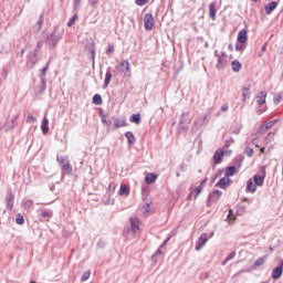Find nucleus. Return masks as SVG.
Masks as SVG:
<instances>
[{
	"label": "nucleus",
	"instance_id": "obj_1",
	"mask_svg": "<svg viewBox=\"0 0 283 283\" xmlns=\"http://www.w3.org/2000/svg\"><path fill=\"white\" fill-rule=\"evenodd\" d=\"M39 61H41V54H39L38 51H32L29 53L28 65H29L30 70H32L34 67V65H36V63H39Z\"/></svg>",
	"mask_w": 283,
	"mask_h": 283
},
{
	"label": "nucleus",
	"instance_id": "obj_2",
	"mask_svg": "<svg viewBox=\"0 0 283 283\" xmlns=\"http://www.w3.org/2000/svg\"><path fill=\"white\" fill-rule=\"evenodd\" d=\"M222 198V191L220 190H213L209 193L208 200H207V207H211L214 202H218V200Z\"/></svg>",
	"mask_w": 283,
	"mask_h": 283
},
{
	"label": "nucleus",
	"instance_id": "obj_3",
	"mask_svg": "<svg viewBox=\"0 0 283 283\" xmlns=\"http://www.w3.org/2000/svg\"><path fill=\"white\" fill-rule=\"evenodd\" d=\"M59 41H61V34H59V33H56V31H54L48 38V43H49L50 50H54V48H56V45H59Z\"/></svg>",
	"mask_w": 283,
	"mask_h": 283
},
{
	"label": "nucleus",
	"instance_id": "obj_4",
	"mask_svg": "<svg viewBox=\"0 0 283 283\" xmlns=\"http://www.w3.org/2000/svg\"><path fill=\"white\" fill-rule=\"evenodd\" d=\"M190 123L191 117H189V113H184L179 118V129H182V132H185V129L189 127Z\"/></svg>",
	"mask_w": 283,
	"mask_h": 283
},
{
	"label": "nucleus",
	"instance_id": "obj_5",
	"mask_svg": "<svg viewBox=\"0 0 283 283\" xmlns=\"http://www.w3.org/2000/svg\"><path fill=\"white\" fill-rule=\"evenodd\" d=\"M116 69L118 72H122V74H127L128 76L132 74L130 64L127 60H123Z\"/></svg>",
	"mask_w": 283,
	"mask_h": 283
},
{
	"label": "nucleus",
	"instance_id": "obj_6",
	"mask_svg": "<svg viewBox=\"0 0 283 283\" xmlns=\"http://www.w3.org/2000/svg\"><path fill=\"white\" fill-rule=\"evenodd\" d=\"M282 273H283V259H281L279 265L272 270V274H271L272 280H280V277H282Z\"/></svg>",
	"mask_w": 283,
	"mask_h": 283
},
{
	"label": "nucleus",
	"instance_id": "obj_7",
	"mask_svg": "<svg viewBox=\"0 0 283 283\" xmlns=\"http://www.w3.org/2000/svg\"><path fill=\"white\" fill-rule=\"evenodd\" d=\"M171 240V237H168L159 247V249L153 254V262H158V260H160V258L163 256V250L164 247H167V242H169Z\"/></svg>",
	"mask_w": 283,
	"mask_h": 283
},
{
	"label": "nucleus",
	"instance_id": "obj_8",
	"mask_svg": "<svg viewBox=\"0 0 283 283\" xmlns=\"http://www.w3.org/2000/svg\"><path fill=\"white\" fill-rule=\"evenodd\" d=\"M144 28H145V30H154V15L151 13L145 14Z\"/></svg>",
	"mask_w": 283,
	"mask_h": 283
},
{
	"label": "nucleus",
	"instance_id": "obj_9",
	"mask_svg": "<svg viewBox=\"0 0 283 283\" xmlns=\"http://www.w3.org/2000/svg\"><path fill=\"white\" fill-rule=\"evenodd\" d=\"M208 241L209 237L207 235V233H202L196 242V251H201L202 247H205Z\"/></svg>",
	"mask_w": 283,
	"mask_h": 283
},
{
	"label": "nucleus",
	"instance_id": "obj_10",
	"mask_svg": "<svg viewBox=\"0 0 283 283\" xmlns=\"http://www.w3.org/2000/svg\"><path fill=\"white\" fill-rule=\"evenodd\" d=\"M207 123H209V116L207 114H203L195 119V127H197V129H200V127L207 125Z\"/></svg>",
	"mask_w": 283,
	"mask_h": 283
},
{
	"label": "nucleus",
	"instance_id": "obj_11",
	"mask_svg": "<svg viewBox=\"0 0 283 283\" xmlns=\"http://www.w3.org/2000/svg\"><path fill=\"white\" fill-rule=\"evenodd\" d=\"M231 186V180L229 177H222L216 185L214 187H219V189H227V187Z\"/></svg>",
	"mask_w": 283,
	"mask_h": 283
},
{
	"label": "nucleus",
	"instance_id": "obj_12",
	"mask_svg": "<svg viewBox=\"0 0 283 283\" xmlns=\"http://www.w3.org/2000/svg\"><path fill=\"white\" fill-rule=\"evenodd\" d=\"M6 205H7V209L12 210L14 207V195L12 193V191H9L6 196Z\"/></svg>",
	"mask_w": 283,
	"mask_h": 283
},
{
	"label": "nucleus",
	"instance_id": "obj_13",
	"mask_svg": "<svg viewBox=\"0 0 283 283\" xmlns=\"http://www.w3.org/2000/svg\"><path fill=\"white\" fill-rule=\"evenodd\" d=\"M248 39L249 38L247 35V30H244V29L240 30L238 33V36H237L238 43L244 44V43H247Z\"/></svg>",
	"mask_w": 283,
	"mask_h": 283
},
{
	"label": "nucleus",
	"instance_id": "obj_14",
	"mask_svg": "<svg viewBox=\"0 0 283 283\" xmlns=\"http://www.w3.org/2000/svg\"><path fill=\"white\" fill-rule=\"evenodd\" d=\"M120 127H127V120L120 118H114L113 129H118Z\"/></svg>",
	"mask_w": 283,
	"mask_h": 283
},
{
	"label": "nucleus",
	"instance_id": "obj_15",
	"mask_svg": "<svg viewBox=\"0 0 283 283\" xmlns=\"http://www.w3.org/2000/svg\"><path fill=\"white\" fill-rule=\"evenodd\" d=\"M223 157H224V150H217L213 155L214 165H220V163H222Z\"/></svg>",
	"mask_w": 283,
	"mask_h": 283
},
{
	"label": "nucleus",
	"instance_id": "obj_16",
	"mask_svg": "<svg viewBox=\"0 0 283 283\" xmlns=\"http://www.w3.org/2000/svg\"><path fill=\"white\" fill-rule=\"evenodd\" d=\"M42 134L45 136L50 132V119L44 117L41 124Z\"/></svg>",
	"mask_w": 283,
	"mask_h": 283
},
{
	"label": "nucleus",
	"instance_id": "obj_17",
	"mask_svg": "<svg viewBox=\"0 0 283 283\" xmlns=\"http://www.w3.org/2000/svg\"><path fill=\"white\" fill-rule=\"evenodd\" d=\"M227 65H229V62L227 61V57H219L217 60V70H224V67H227Z\"/></svg>",
	"mask_w": 283,
	"mask_h": 283
},
{
	"label": "nucleus",
	"instance_id": "obj_18",
	"mask_svg": "<svg viewBox=\"0 0 283 283\" xmlns=\"http://www.w3.org/2000/svg\"><path fill=\"white\" fill-rule=\"evenodd\" d=\"M275 8H277V2L272 1V2L268 3V6L264 7L265 13L272 14L273 10H275Z\"/></svg>",
	"mask_w": 283,
	"mask_h": 283
},
{
	"label": "nucleus",
	"instance_id": "obj_19",
	"mask_svg": "<svg viewBox=\"0 0 283 283\" xmlns=\"http://www.w3.org/2000/svg\"><path fill=\"white\" fill-rule=\"evenodd\" d=\"M158 176L154 172H150L148 174L146 177H145V181H146V185H154V182H156Z\"/></svg>",
	"mask_w": 283,
	"mask_h": 283
},
{
	"label": "nucleus",
	"instance_id": "obj_20",
	"mask_svg": "<svg viewBox=\"0 0 283 283\" xmlns=\"http://www.w3.org/2000/svg\"><path fill=\"white\" fill-rule=\"evenodd\" d=\"M253 182H254V185H256V187H262L264 185V176L254 175L253 176Z\"/></svg>",
	"mask_w": 283,
	"mask_h": 283
},
{
	"label": "nucleus",
	"instance_id": "obj_21",
	"mask_svg": "<svg viewBox=\"0 0 283 283\" xmlns=\"http://www.w3.org/2000/svg\"><path fill=\"white\" fill-rule=\"evenodd\" d=\"M256 98H258L256 99L258 105H264V103H266V92L264 91L260 92Z\"/></svg>",
	"mask_w": 283,
	"mask_h": 283
},
{
	"label": "nucleus",
	"instance_id": "obj_22",
	"mask_svg": "<svg viewBox=\"0 0 283 283\" xmlns=\"http://www.w3.org/2000/svg\"><path fill=\"white\" fill-rule=\"evenodd\" d=\"M88 52L91 53V60L94 65L96 63V46L94 44H90Z\"/></svg>",
	"mask_w": 283,
	"mask_h": 283
},
{
	"label": "nucleus",
	"instance_id": "obj_23",
	"mask_svg": "<svg viewBox=\"0 0 283 283\" xmlns=\"http://www.w3.org/2000/svg\"><path fill=\"white\" fill-rule=\"evenodd\" d=\"M43 14L40 15L35 27H34V32H41L43 30V23H44Z\"/></svg>",
	"mask_w": 283,
	"mask_h": 283
},
{
	"label": "nucleus",
	"instance_id": "obj_24",
	"mask_svg": "<svg viewBox=\"0 0 283 283\" xmlns=\"http://www.w3.org/2000/svg\"><path fill=\"white\" fill-rule=\"evenodd\" d=\"M253 182H254L253 179H250V180H248V184H247V189L251 193H255V191H258V186Z\"/></svg>",
	"mask_w": 283,
	"mask_h": 283
},
{
	"label": "nucleus",
	"instance_id": "obj_25",
	"mask_svg": "<svg viewBox=\"0 0 283 283\" xmlns=\"http://www.w3.org/2000/svg\"><path fill=\"white\" fill-rule=\"evenodd\" d=\"M139 227H138V220L135 219H130V231H133V233H138L139 231Z\"/></svg>",
	"mask_w": 283,
	"mask_h": 283
},
{
	"label": "nucleus",
	"instance_id": "obj_26",
	"mask_svg": "<svg viewBox=\"0 0 283 283\" xmlns=\"http://www.w3.org/2000/svg\"><path fill=\"white\" fill-rule=\"evenodd\" d=\"M231 176H235V166H229L226 168L224 177L231 178Z\"/></svg>",
	"mask_w": 283,
	"mask_h": 283
},
{
	"label": "nucleus",
	"instance_id": "obj_27",
	"mask_svg": "<svg viewBox=\"0 0 283 283\" xmlns=\"http://www.w3.org/2000/svg\"><path fill=\"white\" fill-rule=\"evenodd\" d=\"M109 83H112V71H109V69H107L106 75L104 78V88L109 87Z\"/></svg>",
	"mask_w": 283,
	"mask_h": 283
},
{
	"label": "nucleus",
	"instance_id": "obj_28",
	"mask_svg": "<svg viewBox=\"0 0 283 283\" xmlns=\"http://www.w3.org/2000/svg\"><path fill=\"white\" fill-rule=\"evenodd\" d=\"M242 98L243 101H249V98H251V88L244 86L242 90Z\"/></svg>",
	"mask_w": 283,
	"mask_h": 283
},
{
	"label": "nucleus",
	"instance_id": "obj_29",
	"mask_svg": "<svg viewBox=\"0 0 283 283\" xmlns=\"http://www.w3.org/2000/svg\"><path fill=\"white\" fill-rule=\"evenodd\" d=\"M125 137L127 138L129 145H134L136 143V137L134 136V133L126 132Z\"/></svg>",
	"mask_w": 283,
	"mask_h": 283
},
{
	"label": "nucleus",
	"instance_id": "obj_30",
	"mask_svg": "<svg viewBox=\"0 0 283 283\" xmlns=\"http://www.w3.org/2000/svg\"><path fill=\"white\" fill-rule=\"evenodd\" d=\"M209 17L212 19V21H216V4L210 3L209 4Z\"/></svg>",
	"mask_w": 283,
	"mask_h": 283
},
{
	"label": "nucleus",
	"instance_id": "obj_31",
	"mask_svg": "<svg viewBox=\"0 0 283 283\" xmlns=\"http://www.w3.org/2000/svg\"><path fill=\"white\" fill-rule=\"evenodd\" d=\"M118 196H129V188L126 185H122L118 190Z\"/></svg>",
	"mask_w": 283,
	"mask_h": 283
},
{
	"label": "nucleus",
	"instance_id": "obj_32",
	"mask_svg": "<svg viewBox=\"0 0 283 283\" xmlns=\"http://www.w3.org/2000/svg\"><path fill=\"white\" fill-rule=\"evenodd\" d=\"M231 65L234 72H240V70H242V64L238 60L232 61Z\"/></svg>",
	"mask_w": 283,
	"mask_h": 283
},
{
	"label": "nucleus",
	"instance_id": "obj_33",
	"mask_svg": "<svg viewBox=\"0 0 283 283\" xmlns=\"http://www.w3.org/2000/svg\"><path fill=\"white\" fill-rule=\"evenodd\" d=\"M46 87H48V82H46L45 77H41L39 94H43V92H45Z\"/></svg>",
	"mask_w": 283,
	"mask_h": 283
},
{
	"label": "nucleus",
	"instance_id": "obj_34",
	"mask_svg": "<svg viewBox=\"0 0 283 283\" xmlns=\"http://www.w3.org/2000/svg\"><path fill=\"white\" fill-rule=\"evenodd\" d=\"M130 123H135V125H140V114H133L130 116Z\"/></svg>",
	"mask_w": 283,
	"mask_h": 283
},
{
	"label": "nucleus",
	"instance_id": "obj_35",
	"mask_svg": "<svg viewBox=\"0 0 283 283\" xmlns=\"http://www.w3.org/2000/svg\"><path fill=\"white\" fill-rule=\"evenodd\" d=\"M94 105H103V97L99 94H95L93 96Z\"/></svg>",
	"mask_w": 283,
	"mask_h": 283
},
{
	"label": "nucleus",
	"instance_id": "obj_36",
	"mask_svg": "<svg viewBox=\"0 0 283 283\" xmlns=\"http://www.w3.org/2000/svg\"><path fill=\"white\" fill-rule=\"evenodd\" d=\"M61 167H62V171H65V174H70L72 171V165H70V161L65 163Z\"/></svg>",
	"mask_w": 283,
	"mask_h": 283
},
{
	"label": "nucleus",
	"instance_id": "obj_37",
	"mask_svg": "<svg viewBox=\"0 0 283 283\" xmlns=\"http://www.w3.org/2000/svg\"><path fill=\"white\" fill-rule=\"evenodd\" d=\"M264 262H266V256H261L255 260L254 266H262L264 264Z\"/></svg>",
	"mask_w": 283,
	"mask_h": 283
},
{
	"label": "nucleus",
	"instance_id": "obj_38",
	"mask_svg": "<svg viewBox=\"0 0 283 283\" xmlns=\"http://www.w3.org/2000/svg\"><path fill=\"white\" fill-rule=\"evenodd\" d=\"M275 123H277V119L270 120V122H265V123L263 124V128H264V129H271V127H273V125H275Z\"/></svg>",
	"mask_w": 283,
	"mask_h": 283
},
{
	"label": "nucleus",
	"instance_id": "obj_39",
	"mask_svg": "<svg viewBox=\"0 0 283 283\" xmlns=\"http://www.w3.org/2000/svg\"><path fill=\"white\" fill-rule=\"evenodd\" d=\"M15 222H17V224H24L25 219L23 218V214L18 213V214L15 216Z\"/></svg>",
	"mask_w": 283,
	"mask_h": 283
},
{
	"label": "nucleus",
	"instance_id": "obj_40",
	"mask_svg": "<svg viewBox=\"0 0 283 283\" xmlns=\"http://www.w3.org/2000/svg\"><path fill=\"white\" fill-rule=\"evenodd\" d=\"M92 275V271H85L82 275L81 281L82 282H87V280H90V276Z\"/></svg>",
	"mask_w": 283,
	"mask_h": 283
},
{
	"label": "nucleus",
	"instance_id": "obj_41",
	"mask_svg": "<svg viewBox=\"0 0 283 283\" xmlns=\"http://www.w3.org/2000/svg\"><path fill=\"white\" fill-rule=\"evenodd\" d=\"M76 19H78V15L75 13L74 15H72L67 22V27L72 28V25L76 22Z\"/></svg>",
	"mask_w": 283,
	"mask_h": 283
},
{
	"label": "nucleus",
	"instance_id": "obj_42",
	"mask_svg": "<svg viewBox=\"0 0 283 283\" xmlns=\"http://www.w3.org/2000/svg\"><path fill=\"white\" fill-rule=\"evenodd\" d=\"M49 67H50V62H48L46 65L43 69H41L42 75L40 76V78H45V74H48Z\"/></svg>",
	"mask_w": 283,
	"mask_h": 283
},
{
	"label": "nucleus",
	"instance_id": "obj_43",
	"mask_svg": "<svg viewBox=\"0 0 283 283\" xmlns=\"http://www.w3.org/2000/svg\"><path fill=\"white\" fill-rule=\"evenodd\" d=\"M57 163L61 165V167H63V165L67 163V157L57 156Z\"/></svg>",
	"mask_w": 283,
	"mask_h": 283
},
{
	"label": "nucleus",
	"instance_id": "obj_44",
	"mask_svg": "<svg viewBox=\"0 0 283 283\" xmlns=\"http://www.w3.org/2000/svg\"><path fill=\"white\" fill-rule=\"evenodd\" d=\"M108 193H114V191H116V184L111 182L108 185V189H107Z\"/></svg>",
	"mask_w": 283,
	"mask_h": 283
},
{
	"label": "nucleus",
	"instance_id": "obj_45",
	"mask_svg": "<svg viewBox=\"0 0 283 283\" xmlns=\"http://www.w3.org/2000/svg\"><path fill=\"white\" fill-rule=\"evenodd\" d=\"M43 48V41H39L38 43H36V46H35V49L33 50L34 52H41V49Z\"/></svg>",
	"mask_w": 283,
	"mask_h": 283
},
{
	"label": "nucleus",
	"instance_id": "obj_46",
	"mask_svg": "<svg viewBox=\"0 0 283 283\" xmlns=\"http://www.w3.org/2000/svg\"><path fill=\"white\" fill-rule=\"evenodd\" d=\"M42 218H52V212L48 211V210H43L41 213Z\"/></svg>",
	"mask_w": 283,
	"mask_h": 283
},
{
	"label": "nucleus",
	"instance_id": "obj_47",
	"mask_svg": "<svg viewBox=\"0 0 283 283\" xmlns=\"http://www.w3.org/2000/svg\"><path fill=\"white\" fill-rule=\"evenodd\" d=\"M245 48L247 46L244 44H235L237 52H244Z\"/></svg>",
	"mask_w": 283,
	"mask_h": 283
},
{
	"label": "nucleus",
	"instance_id": "obj_48",
	"mask_svg": "<svg viewBox=\"0 0 283 283\" xmlns=\"http://www.w3.org/2000/svg\"><path fill=\"white\" fill-rule=\"evenodd\" d=\"M149 0H135L136 6H147Z\"/></svg>",
	"mask_w": 283,
	"mask_h": 283
},
{
	"label": "nucleus",
	"instance_id": "obj_49",
	"mask_svg": "<svg viewBox=\"0 0 283 283\" xmlns=\"http://www.w3.org/2000/svg\"><path fill=\"white\" fill-rule=\"evenodd\" d=\"M273 136H274L273 133H269L268 136L265 137V143H272Z\"/></svg>",
	"mask_w": 283,
	"mask_h": 283
},
{
	"label": "nucleus",
	"instance_id": "obj_50",
	"mask_svg": "<svg viewBox=\"0 0 283 283\" xmlns=\"http://www.w3.org/2000/svg\"><path fill=\"white\" fill-rule=\"evenodd\" d=\"M27 123H36V117H34L32 115H28Z\"/></svg>",
	"mask_w": 283,
	"mask_h": 283
},
{
	"label": "nucleus",
	"instance_id": "obj_51",
	"mask_svg": "<svg viewBox=\"0 0 283 283\" xmlns=\"http://www.w3.org/2000/svg\"><path fill=\"white\" fill-rule=\"evenodd\" d=\"M245 154H247V156H248L249 158H251V157L253 156V154H254L253 148H247V149H245Z\"/></svg>",
	"mask_w": 283,
	"mask_h": 283
},
{
	"label": "nucleus",
	"instance_id": "obj_52",
	"mask_svg": "<svg viewBox=\"0 0 283 283\" xmlns=\"http://www.w3.org/2000/svg\"><path fill=\"white\" fill-rule=\"evenodd\" d=\"M233 258H235V252L229 253L228 256L226 258V262H230V260H233Z\"/></svg>",
	"mask_w": 283,
	"mask_h": 283
},
{
	"label": "nucleus",
	"instance_id": "obj_53",
	"mask_svg": "<svg viewBox=\"0 0 283 283\" xmlns=\"http://www.w3.org/2000/svg\"><path fill=\"white\" fill-rule=\"evenodd\" d=\"M80 7H81V0H74L73 2L74 10H78Z\"/></svg>",
	"mask_w": 283,
	"mask_h": 283
},
{
	"label": "nucleus",
	"instance_id": "obj_54",
	"mask_svg": "<svg viewBox=\"0 0 283 283\" xmlns=\"http://www.w3.org/2000/svg\"><path fill=\"white\" fill-rule=\"evenodd\" d=\"M98 1H99V0H88V4H90L92 8H95V6H98Z\"/></svg>",
	"mask_w": 283,
	"mask_h": 283
},
{
	"label": "nucleus",
	"instance_id": "obj_55",
	"mask_svg": "<svg viewBox=\"0 0 283 283\" xmlns=\"http://www.w3.org/2000/svg\"><path fill=\"white\" fill-rule=\"evenodd\" d=\"M200 193H202V186H198V187L196 188L195 198H197V196H200Z\"/></svg>",
	"mask_w": 283,
	"mask_h": 283
},
{
	"label": "nucleus",
	"instance_id": "obj_56",
	"mask_svg": "<svg viewBox=\"0 0 283 283\" xmlns=\"http://www.w3.org/2000/svg\"><path fill=\"white\" fill-rule=\"evenodd\" d=\"M252 145H254V147H260V139H258V137H254L252 139Z\"/></svg>",
	"mask_w": 283,
	"mask_h": 283
},
{
	"label": "nucleus",
	"instance_id": "obj_57",
	"mask_svg": "<svg viewBox=\"0 0 283 283\" xmlns=\"http://www.w3.org/2000/svg\"><path fill=\"white\" fill-rule=\"evenodd\" d=\"M143 210L145 211V213H149V211H151L150 205H149V203H146V205L143 207Z\"/></svg>",
	"mask_w": 283,
	"mask_h": 283
},
{
	"label": "nucleus",
	"instance_id": "obj_58",
	"mask_svg": "<svg viewBox=\"0 0 283 283\" xmlns=\"http://www.w3.org/2000/svg\"><path fill=\"white\" fill-rule=\"evenodd\" d=\"M266 130L268 128H264V124H262L256 134H264Z\"/></svg>",
	"mask_w": 283,
	"mask_h": 283
},
{
	"label": "nucleus",
	"instance_id": "obj_59",
	"mask_svg": "<svg viewBox=\"0 0 283 283\" xmlns=\"http://www.w3.org/2000/svg\"><path fill=\"white\" fill-rule=\"evenodd\" d=\"M112 52H114V45L109 44L106 54H112Z\"/></svg>",
	"mask_w": 283,
	"mask_h": 283
},
{
	"label": "nucleus",
	"instance_id": "obj_60",
	"mask_svg": "<svg viewBox=\"0 0 283 283\" xmlns=\"http://www.w3.org/2000/svg\"><path fill=\"white\" fill-rule=\"evenodd\" d=\"M24 207H27V208L32 207V200H27V201L24 202Z\"/></svg>",
	"mask_w": 283,
	"mask_h": 283
},
{
	"label": "nucleus",
	"instance_id": "obj_61",
	"mask_svg": "<svg viewBox=\"0 0 283 283\" xmlns=\"http://www.w3.org/2000/svg\"><path fill=\"white\" fill-rule=\"evenodd\" d=\"M221 111H222V112H228V111H229V105H227V104L223 105V106L221 107Z\"/></svg>",
	"mask_w": 283,
	"mask_h": 283
},
{
	"label": "nucleus",
	"instance_id": "obj_62",
	"mask_svg": "<svg viewBox=\"0 0 283 283\" xmlns=\"http://www.w3.org/2000/svg\"><path fill=\"white\" fill-rule=\"evenodd\" d=\"M106 125H107V127H114V124H112V119H109V120H106Z\"/></svg>",
	"mask_w": 283,
	"mask_h": 283
},
{
	"label": "nucleus",
	"instance_id": "obj_63",
	"mask_svg": "<svg viewBox=\"0 0 283 283\" xmlns=\"http://www.w3.org/2000/svg\"><path fill=\"white\" fill-rule=\"evenodd\" d=\"M207 178H205L201 182H200V185L199 186H201L202 187V185H207Z\"/></svg>",
	"mask_w": 283,
	"mask_h": 283
},
{
	"label": "nucleus",
	"instance_id": "obj_64",
	"mask_svg": "<svg viewBox=\"0 0 283 283\" xmlns=\"http://www.w3.org/2000/svg\"><path fill=\"white\" fill-rule=\"evenodd\" d=\"M214 56L217 60H219L221 57L220 54L218 53V51H214Z\"/></svg>",
	"mask_w": 283,
	"mask_h": 283
}]
</instances>
